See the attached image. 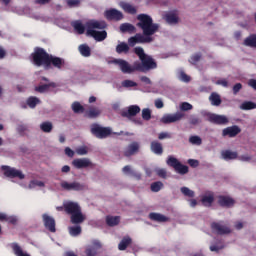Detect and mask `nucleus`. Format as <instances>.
<instances>
[{
	"mask_svg": "<svg viewBox=\"0 0 256 256\" xmlns=\"http://www.w3.org/2000/svg\"><path fill=\"white\" fill-rule=\"evenodd\" d=\"M87 31H95V29H107V22L103 20H90L86 23Z\"/></svg>",
	"mask_w": 256,
	"mask_h": 256,
	"instance_id": "nucleus-12",
	"label": "nucleus"
},
{
	"mask_svg": "<svg viewBox=\"0 0 256 256\" xmlns=\"http://www.w3.org/2000/svg\"><path fill=\"white\" fill-rule=\"evenodd\" d=\"M128 43L129 45H131V47H135V45H137V38L136 36H132L128 39Z\"/></svg>",
	"mask_w": 256,
	"mask_h": 256,
	"instance_id": "nucleus-61",
	"label": "nucleus"
},
{
	"mask_svg": "<svg viewBox=\"0 0 256 256\" xmlns=\"http://www.w3.org/2000/svg\"><path fill=\"white\" fill-rule=\"evenodd\" d=\"M82 57H91V48L87 44H82L78 47Z\"/></svg>",
	"mask_w": 256,
	"mask_h": 256,
	"instance_id": "nucleus-34",
	"label": "nucleus"
},
{
	"mask_svg": "<svg viewBox=\"0 0 256 256\" xmlns=\"http://www.w3.org/2000/svg\"><path fill=\"white\" fill-rule=\"evenodd\" d=\"M104 17L107 21H121L123 20V12L112 8L104 12Z\"/></svg>",
	"mask_w": 256,
	"mask_h": 256,
	"instance_id": "nucleus-11",
	"label": "nucleus"
},
{
	"mask_svg": "<svg viewBox=\"0 0 256 256\" xmlns=\"http://www.w3.org/2000/svg\"><path fill=\"white\" fill-rule=\"evenodd\" d=\"M69 233L72 237H77V235H81V226L69 227Z\"/></svg>",
	"mask_w": 256,
	"mask_h": 256,
	"instance_id": "nucleus-45",
	"label": "nucleus"
},
{
	"mask_svg": "<svg viewBox=\"0 0 256 256\" xmlns=\"http://www.w3.org/2000/svg\"><path fill=\"white\" fill-rule=\"evenodd\" d=\"M158 139L163 140V139H171V134L169 132H161L158 135Z\"/></svg>",
	"mask_w": 256,
	"mask_h": 256,
	"instance_id": "nucleus-59",
	"label": "nucleus"
},
{
	"mask_svg": "<svg viewBox=\"0 0 256 256\" xmlns=\"http://www.w3.org/2000/svg\"><path fill=\"white\" fill-rule=\"evenodd\" d=\"M222 159L225 161H231L232 159H237V152H233L230 150H224L221 152Z\"/></svg>",
	"mask_w": 256,
	"mask_h": 256,
	"instance_id": "nucleus-31",
	"label": "nucleus"
},
{
	"mask_svg": "<svg viewBox=\"0 0 256 256\" xmlns=\"http://www.w3.org/2000/svg\"><path fill=\"white\" fill-rule=\"evenodd\" d=\"M245 47H251V49H256V34H250L243 41Z\"/></svg>",
	"mask_w": 256,
	"mask_h": 256,
	"instance_id": "nucleus-25",
	"label": "nucleus"
},
{
	"mask_svg": "<svg viewBox=\"0 0 256 256\" xmlns=\"http://www.w3.org/2000/svg\"><path fill=\"white\" fill-rule=\"evenodd\" d=\"M203 59V54L201 52H196L192 54L189 58V63L191 65H195L196 63H199Z\"/></svg>",
	"mask_w": 256,
	"mask_h": 256,
	"instance_id": "nucleus-37",
	"label": "nucleus"
},
{
	"mask_svg": "<svg viewBox=\"0 0 256 256\" xmlns=\"http://www.w3.org/2000/svg\"><path fill=\"white\" fill-rule=\"evenodd\" d=\"M38 103H40V101H39V98H37V97H30L27 100V105L31 109H35V107H37Z\"/></svg>",
	"mask_w": 256,
	"mask_h": 256,
	"instance_id": "nucleus-46",
	"label": "nucleus"
},
{
	"mask_svg": "<svg viewBox=\"0 0 256 256\" xmlns=\"http://www.w3.org/2000/svg\"><path fill=\"white\" fill-rule=\"evenodd\" d=\"M209 101L211 105L214 107H219L221 105V95L217 94L216 92H212L211 95L209 96Z\"/></svg>",
	"mask_w": 256,
	"mask_h": 256,
	"instance_id": "nucleus-29",
	"label": "nucleus"
},
{
	"mask_svg": "<svg viewBox=\"0 0 256 256\" xmlns=\"http://www.w3.org/2000/svg\"><path fill=\"white\" fill-rule=\"evenodd\" d=\"M162 187H163V183L154 182L151 184V191H153L154 193H157V192L161 191Z\"/></svg>",
	"mask_w": 256,
	"mask_h": 256,
	"instance_id": "nucleus-53",
	"label": "nucleus"
},
{
	"mask_svg": "<svg viewBox=\"0 0 256 256\" xmlns=\"http://www.w3.org/2000/svg\"><path fill=\"white\" fill-rule=\"evenodd\" d=\"M218 203L221 207H233V205H235V200L231 197L219 196Z\"/></svg>",
	"mask_w": 256,
	"mask_h": 256,
	"instance_id": "nucleus-23",
	"label": "nucleus"
},
{
	"mask_svg": "<svg viewBox=\"0 0 256 256\" xmlns=\"http://www.w3.org/2000/svg\"><path fill=\"white\" fill-rule=\"evenodd\" d=\"M49 87H57V84L55 83L43 84L36 87V91H38V93H45V91H49Z\"/></svg>",
	"mask_w": 256,
	"mask_h": 256,
	"instance_id": "nucleus-41",
	"label": "nucleus"
},
{
	"mask_svg": "<svg viewBox=\"0 0 256 256\" xmlns=\"http://www.w3.org/2000/svg\"><path fill=\"white\" fill-rule=\"evenodd\" d=\"M193 109V105L188 102H182L180 104V111H191Z\"/></svg>",
	"mask_w": 256,
	"mask_h": 256,
	"instance_id": "nucleus-55",
	"label": "nucleus"
},
{
	"mask_svg": "<svg viewBox=\"0 0 256 256\" xmlns=\"http://www.w3.org/2000/svg\"><path fill=\"white\" fill-rule=\"evenodd\" d=\"M77 155H87L89 153V149L85 146L79 147L76 149Z\"/></svg>",
	"mask_w": 256,
	"mask_h": 256,
	"instance_id": "nucleus-57",
	"label": "nucleus"
},
{
	"mask_svg": "<svg viewBox=\"0 0 256 256\" xmlns=\"http://www.w3.org/2000/svg\"><path fill=\"white\" fill-rule=\"evenodd\" d=\"M10 247H11L14 255H16V256H31V255H29V253L23 251V248H21V246H19V244H17V243H12L10 245Z\"/></svg>",
	"mask_w": 256,
	"mask_h": 256,
	"instance_id": "nucleus-26",
	"label": "nucleus"
},
{
	"mask_svg": "<svg viewBox=\"0 0 256 256\" xmlns=\"http://www.w3.org/2000/svg\"><path fill=\"white\" fill-rule=\"evenodd\" d=\"M149 217L152 221H157L158 223H165V221L169 220L165 215L159 213H150Z\"/></svg>",
	"mask_w": 256,
	"mask_h": 256,
	"instance_id": "nucleus-32",
	"label": "nucleus"
},
{
	"mask_svg": "<svg viewBox=\"0 0 256 256\" xmlns=\"http://www.w3.org/2000/svg\"><path fill=\"white\" fill-rule=\"evenodd\" d=\"M165 20L169 25H177V23H179V16H177L175 12H170L165 15Z\"/></svg>",
	"mask_w": 256,
	"mask_h": 256,
	"instance_id": "nucleus-27",
	"label": "nucleus"
},
{
	"mask_svg": "<svg viewBox=\"0 0 256 256\" xmlns=\"http://www.w3.org/2000/svg\"><path fill=\"white\" fill-rule=\"evenodd\" d=\"M121 218L119 216H108L106 217V223L110 227H115V225H119Z\"/></svg>",
	"mask_w": 256,
	"mask_h": 256,
	"instance_id": "nucleus-35",
	"label": "nucleus"
},
{
	"mask_svg": "<svg viewBox=\"0 0 256 256\" xmlns=\"http://www.w3.org/2000/svg\"><path fill=\"white\" fill-rule=\"evenodd\" d=\"M150 149L152 153H155V155H163V144H161L159 141H152L150 144Z\"/></svg>",
	"mask_w": 256,
	"mask_h": 256,
	"instance_id": "nucleus-24",
	"label": "nucleus"
},
{
	"mask_svg": "<svg viewBox=\"0 0 256 256\" xmlns=\"http://www.w3.org/2000/svg\"><path fill=\"white\" fill-rule=\"evenodd\" d=\"M142 119H144V121H149L151 119V110L149 108L142 110Z\"/></svg>",
	"mask_w": 256,
	"mask_h": 256,
	"instance_id": "nucleus-54",
	"label": "nucleus"
},
{
	"mask_svg": "<svg viewBox=\"0 0 256 256\" xmlns=\"http://www.w3.org/2000/svg\"><path fill=\"white\" fill-rule=\"evenodd\" d=\"M166 163L169 165V167H173L176 173H179L180 175L189 173V167L181 164V162H179V160L173 156H169Z\"/></svg>",
	"mask_w": 256,
	"mask_h": 256,
	"instance_id": "nucleus-6",
	"label": "nucleus"
},
{
	"mask_svg": "<svg viewBox=\"0 0 256 256\" xmlns=\"http://www.w3.org/2000/svg\"><path fill=\"white\" fill-rule=\"evenodd\" d=\"M178 79H180V81H183L184 83H189V81H191V77H189V75H187L183 71H180L178 73Z\"/></svg>",
	"mask_w": 256,
	"mask_h": 256,
	"instance_id": "nucleus-50",
	"label": "nucleus"
},
{
	"mask_svg": "<svg viewBox=\"0 0 256 256\" xmlns=\"http://www.w3.org/2000/svg\"><path fill=\"white\" fill-rule=\"evenodd\" d=\"M157 65H121L120 70L122 73L131 75V73H148L151 69H156Z\"/></svg>",
	"mask_w": 256,
	"mask_h": 256,
	"instance_id": "nucleus-4",
	"label": "nucleus"
},
{
	"mask_svg": "<svg viewBox=\"0 0 256 256\" xmlns=\"http://www.w3.org/2000/svg\"><path fill=\"white\" fill-rule=\"evenodd\" d=\"M31 57L33 63L36 65H65L63 58L53 56L41 47H35Z\"/></svg>",
	"mask_w": 256,
	"mask_h": 256,
	"instance_id": "nucleus-2",
	"label": "nucleus"
},
{
	"mask_svg": "<svg viewBox=\"0 0 256 256\" xmlns=\"http://www.w3.org/2000/svg\"><path fill=\"white\" fill-rule=\"evenodd\" d=\"M64 210L68 215H71V223L74 225H79L85 221V215L81 212V206L76 202H65Z\"/></svg>",
	"mask_w": 256,
	"mask_h": 256,
	"instance_id": "nucleus-3",
	"label": "nucleus"
},
{
	"mask_svg": "<svg viewBox=\"0 0 256 256\" xmlns=\"http://www.w3.org/2000/svg\"><path fill=\"white\" fill-rule=\"evenodd\" d=\"M185 117V113L183 112H176L174 114H165L161 121L164 125H169V123H177V121H181Z\"/></svg>",
	"mask_w": 256,
	"mask_h": 256,
	"instance_id": "nucleus-10",
	"label": "nucleus"
},
{
	"mask_svg": "<svg viewBox=\"0 0 256 256\" xmlns=\"http://www.w3.org/2000/svg\"><path fill=\"white\" fill-rule=\"evenodd\" d=\"M189 142L192 144V145H201L203 143V140L201 139V137L199 136H191L189 138Z\"/></svg>",
	"mask_w": 256,
	"mask_h": 256,
	"instance_id": "nucleus-52",
	"label": "nucleus"
},
{
	"mask_svg": "<svg viewBox=\"0 0 256 256\" xmlns=\"http://www.w3.org/2000/svg\"><path fill=\"white\" fill-rule=\"evenodd\" d=\"M6 221L8 223H12V225H15V223H17V217H15V216H7L6 217Z\"/></svg>",
	"mask_w": 256,
	"mask_h": 256,
	"instance_id": "nucleus-62",
	"label": "nucleus"
},
{
	"mask_svg": "<svg viewBox=\"0 0 256 256\" xmlns=\"http://www.w3.org/2000/svg\"><path fill=\"white\" fill-rule=\"evenodd\" d=\"M120 7L125 13L129 15H137V8L127 2H120Z\"/></svg>",
	"mask_w": 256,
	"mask_h": 256,
	"instance_id": "nucleus-22",
	"label": "nucleus"
},
{
	"mask_svg": "<svg viewBox=\"0 0 256 256\" xmlns=\"http://www.w3.org/2000/svg\"><path fill=\"white\" fill-rule=\"evenodd\" d=\"M121 33H135V27L131 23H122L120 25Z\"/></svg>",
	"mask_w": 256,
	"mask_h": 256,
	"instance_id": "nucleus-33",
	"label": "nucleus"
},
{
	"mask_svg": "<svg viewBox=\"0 0 256 256\" xmlns=\"http://www.w3.org/2000/svg\"><path fill=\"white\" fill-rule=\"evenodd\" d=\"M71 26L75 31L78 33V35H83L85 33V25L81 22V20H76L71 23Z\"/></svg>",
	"mask_w": 256,
	"mask_h": 256,
	"instance_id": "nucleus-28",
	"label": "nucleus"
},
{
	"mask_svg": "<svg viewBox=\"0 0 256 256\" xmlns=\"http://www.w3.org/2000/svg\"><path fill=\"white\" fill-rule=\"evenodd\" d=\"M139 152V142H133L124 151L125 157H131V155H135V153Z\"/></svg>",
	"mask_w": 256,
	"mask_h": 256,
	"instance_id": "nucleus-20",
	"label": "nucleus"
},
{
	"mask_svg": "<svg viewBox=\"0 0 256 256\" xmlns=\"http://www.w3.org/2000/svg\"><path fill=\"white\" fill-rule=\"evenodd\" d=\"M66 5L73 9L75 7H79L81 5V0H66Z\"/></svg>",
	"mask_w": 256,
	"mask_h": 256,
	"instance_id": "nucleus-49",
	"label": "nucleus"
},
{
	"mask_svg": "<svg viewBox=\"0 0 256 256\" xmlns=\"http://www.w3.org/2000/svg\"><path fill=\"white\" fill-rule=\"evenodd\" d=\"M141 113V108L138 105H131L126 110H123L122 117H127V119H133L137 114Z\"/></svg>",
	"mask_w": 256,
	"mask_h": 256,
	"instance_id": "nucleus-14",
	"label": "nucleus"
},
{
	"mask_svg": "<svg viewBox=\"0 0 256 256\" xmlns=\"http://www.w3.org/2000/svg\"><path fill=\"white\" fill-rule=\"evenodd\" d=\"M71 107L74 113H85V108L79 102H74Z\"/></svg>",
	"mask_w": 256,
	"mask_h": 256,
	"instance_id": "nucleus-42",
	"label": "nucleus"
},
{
	"mask_svg": "<svg viewBox=\"0 0 256 256\" xmlns=\"http://www.w3.org/2000/svg\"><path fill=\"white\" fill-rule=\"evenodd\" d=\"M208 119L210 123L216 125H227L229 123V119L224 115L210 114Z\"/></svg>",
	"mask_w": 256,
	"mask_h": 256,
	"instance_id": "nucleus-17",
	"label": "nucleus"
},
{
	"mask_svg": "<svg viewBox=\"0 0 256 256\" xmlns=\"http://www.w3.org/2000/svg\"><path fill=\"white\" fill-rule=\"evenodd\" d=\"M189 124L194 126L201 125V118L195 115H190Z\"/></svg>",
	"mask_w": 256,
	"mask_h": 256,
	"instance_id": "nucleus-48",
	"label": "nucleus"
},
{
	"mask_svg": "<svg viewBox=\"0 0 256 256\" xmlns=\"http://www.w3.org/2000/svg\"><path fill=\"white\" fill-rule=\"evenodd\" d=\"M116 53L121 55V53H129V45L125 42H122L116 46Z\"/></svg>",
	"mask_w": 256,
	"mask_h": 256,
	"instance_id": "nucleus-38",
	"label": "nucleus"
},
{
	"mask_svg": "<svg viewBox=\"0 0 256 256\" xmlns=\"http://www.w3.org/2000/svg\"><path fill=\"white\" fill-rule=\"evenodd\" d=\"M42 219H43L44 227L48 231H50V233H55L57 231V229L55 228V218L47 214H43Z\"/></svg>",
	"mask_w": 256,
	"mask_h": 256,
	"instance_id": "nucleus-15",
	"label": "nucleus"
},
{
	"mask_svg": "<svg viewBox=\"0 0 256 256\" xmlns=\"http://www.w3.org/2000/svg\"><path fill=\"white\" fill-rule=\"evenodd\" d=\"M211 227L212 231H214V233H217V235H227V233H231V228L223 226L220 223H212Z\"/></svg>",
	"mask_w": 256,
	"mask_h": 256,
	"instance_id": "nucleus-18",
	"label": "nucleus"
},
{
	"mask_svg": "<svg viewBox=\"0 0 256 256\" xmlns=\"http://www.w3.org/2000/svg\"><path fill=\"white\" fill-rule=\"evenodd\" d=\"M188 164L190 165V167H199V161L194 159H189Z\"/></svg>",
	"mask_w": 256,
	"mask_h": 256,
	"instance_id": "nucleus-64",
	"label": "nucleus"
},
{
	"mask_svg": "<svg viewBox=\"0 0 256 256\" xmlns=\"http://www.w3.org/2000/svg\"><path fill=\"white\" fill-rule=\"evenodd\" d=\"M241 133L239 126L227 127L222 131L223 137H237Z\"/></svg>",
	"mask_w": 256,
	"mask_h": 256,
	"instance_id": "nucleus-19",
	"label": "nucleus"
},
{
	"mask_svg": "<svg viewBox=\"0 0 256 256\" xmlns=\"http://www.w3.org/2000/svg\"><path fill=\"white\" fill-rule=\"evenodd\" d=\"M137 27L142 30V34H136L137 43H151L153 42L152 35L159 31V24L153 23V18L147 14H139L137 16Z\"/></svg>",
	"mask_w": 256,
	"mask_h": 256,
	"instance_id": "nucleus-1",
	"label": "nucleus"
},
{
	"mask_svg": "<svg viewBox=\"0 0 256 256\" xmlns=\"http://www.w3.org/2000/svg\"><path fill=\"white\" fill-rule=\"evenodd\" d=\"M155 171H156V174L158 175V177H161L162 179L167 178V170H165L163 168H157Z\"/></svg>",
	"mask_w": 256,
	"mask_h": 256,
	"instance_id": "nucleus-56",
	"label": "nucleus"
},
{
	"mask_svg": "<svg viewBox=\"0 0 256 256\" xmlns=\"http://www.w3.org/2000/svg\"><path fill=\"white\" fill-rule=\"evenodd\" d=\"M240 109L242 111H251V109H256V104L255 102L245 101L240 105Z\"/></svg>",
	"mask_w": 256,
	"mask_h": 256,
	"instance_id": "nucleus-39",
	"label": "nucleus"
},
{
	"mask_svg": "<svg viewBox=\"0 0 256 256\" xmlns=\"http://www.w3.org/2000/svg\"><path fill=\"white\" fill-rule=\"evenodd\" d=\"M101 243L99 241L94 242V246L88 247L86 249V255L87 256H96L97 255V249H100Z\"/></svg>",
	"mask_w": 256,
	"mask_h": 256,
	"instance_id": "nucleus-30",
	"label": "nucleus"
},
{
	"mask_svg": "<svg viewBox=\"0 0 256 256\" xmlns=\"http://www.w3.org/2000/svg\"><path fill=\"white\" fill-rule=\"evenodd\" d=\"M134 53L135 55H137V57H139L142 65H157V62H155V59L147 55L145 53V50H143L142 47L134 48Z\"/></svg>",
	"mask_w": 256,
	"mask_h": 256,
	"instance_id": "nucleus-7",
	"label": "nucleus"
},
{
	"mask_svg": "<svg viewBox=\"0 0 256 256\" xmlns=\"http://www.w3.org/2000/svg\"><path fill=\"white\" fill-rule=\"evenodd\" d=\"M202 204L204 207H211L213 201H215V196L213 192H206L201 198Z\"/></svg>",
	"mask_w": 256,
	"mask_h": 256,
	"instance_id": "nucleus-21",
	"label": "nucleus"
},
{
	"mask_svg": "<svg viewBox=\"0 0 256 256\" xmlns=\"http://www.w3.org/2000/svg\"><path fill=\"white\" fill-rule=\"evenodd\" d=\"M87 35H90V37H93V39L98 42L105 41L107 39V31L105 30H87Z\"/></svg>",
	"mask_w": 256,
	"mask_h": 256,
	"instance_id": "nucleus-16",
	"label": "nucleus"
},
{
	"mask_svg": "<svg viewBox=\"0 0 256 256\" xmlns=\"http://www.w3.org/2000/svg\"><path fill=\"white\" fill-rule=\"evenodd\" d=\"M121 87L124 89H131L133 87H137V82L133 80H124L122 81L121 86L118 87V91H121Z\"/></svg>",
	"mask_w": 256,
	"mask_h": 256,
	"instance_id": "nucleus-36",
	"label": "nucleus"
},
{
	"mask_svg": "<svg viewBox=\"0 0 256 256\" xmlns=\"http://www.w3.org/2000/svg\"><path fill=\"white\" fill-rule=\"evenodd\" d=\"M72 165L76 169H87L93 167V162L89 158H77L72 161Z\"/></svg>",
	"mask_w": 256,
	"mask_h": 256,
	"instance_id": "nucleus-13",
	"label": "nucleus"
},
{
	"mask_svg": "<svg viewBox=\"0 0 256 256\" xmlns=\"http://www.w3.org/2000/svg\"><path fill=\"white\" fill-rule=\"evenodd\" d=\"M216 85H221L222 87H227L229 85V82H227V80L225 79H221L216 81Z\"/></svg>",
	"mask_w": 256,
	"mask_h": 256,
	"instance_id": "nucleus-63",
	"label": "nucleus"
},
{
	"mask_svg": "<svg viewBox=\"0 0 256 256\" xmlns=\"http://www.w3.org/2000/svg\"><path fill=\"white\" fill-rule=\"evenodd\" d=\"M129 245H131V239L129 237H124L119 243L118 249L119 251H125Z\"/></svg>",
	"mask_w": 256,
	"mask_h": 256,
	"instance_id": "nucleus-40",
	"label": "nucleus"
},
{
	"mask_svg": "<svg viewBox=\"0 0 256 256\" xmlns=\"http://www.w3.org/2000/svg\"><path fill=\"white\" fill-rule=\"evenodd\" d=\"M181 193H183L185 197H195V192L188 187H182Z\"/></svg>",
	"mask_w": 256,
	"mask_h": 256,
	"instance_id": "nucleus-51",
	"label": "nucleus"
},
{
	"mask_svg": "<svg viewBox=\"0 0 256 256\" xmlns=\"http://www.w3.org/2000/svg\"><path fill=\"white\" fill-rule=\"evenodd\" d=\"M60 186L64 191H85V189H87L85 184H81L79 182L62 181Z\"/></svg>",
	"mask_w": 256,
	"mask_h": 256,
	"instance_id": "nucleus-9",
	"label": "nucleus"
},
{
	"mask_svg": "<svg viewBox=\"0 0 256 256\" xmlns=\"http://www.w3.org/2000/svg\"><path fill=\"white\" fill-rule=\"evenodd\" d=\"M29 189H35V187H45V183L39 180H32L29 183Z\"/></svg>",
	"mask_w": 256,
	"mask_h": 256,
	"instance_id": "nucleus-47",
	"label": "nucleus"
},
{
	"mask_svg": "<svg viewBox=\"0 0 256 256\" xmlns=\"http://www.w3.org/2000/svg\"><path fill=\"white\" fill-rule=\"evenodd\" d=\"M40 129L44 133H51L53 131V124L51 122H44L40 125Z\"/></svg>",
	"mask_w": 256,
	"mask_h": 256,
	"instance_id": "nucleus-43",
	"label": "nucleus"
},
{
	"mask_svg": "<svg viewBox=\"0 0 256 256\" xmlns=\"http://www.w3.org/2000/svg\"><path fill=\"white\" fill-rule=\"evenodd\" d=\"M242 88H243V85H241V83H237L236 85H234V87H233L234 95H237L238 92L241 91Z\"/></svg>",
	"mask_w": 256,
	"mask_h": 256,
	"instance_id": "nucleus-60",
	"label": "nucleus"
},
{
	"mask_svg": "<svg viewBox=\"0 0 256 256\" xmlns=\"http://www.w3.org/2000/svg\"><path fill=\"white\" fill-rule=\"evenodd\" d=\"M1 169L4 171V175L10 179H25V174L21 170L9 166H2Z\"/></svg>",
	"mask_w": 256,
	"mask_h": 256,
	"instance_id": "nucleus-8",
	"label": "nucleus"
},
{
	"mask_svg": "<svg viewBox=\"0 0 256 256\" xmlns=\"http://www.w3.org/2000/svg\"><path fill=\"white\" fill-rule=\"evenodd\" d=\"M154 105L156 109H163L165 107V104L163 103V100L161 98H158L154 101Z\"/></svg>",
	"mask_w": 256,
	"mask_h": 256,
	"instance_id": "nucleus-58",
	"label": "nucleus"
},
{
	"mask_svg": "<svg viewBox=\"0 0 256 256\" xmlns=\"http://www.w3.org/2000/svg\"><path fill=\"white\" fill-rule=\"evenodd\" d=\"M101 115V111L97 108H90L87 112V117L90 119H94L95 117H99Z\"/></svg>",
	"mask_w": 256,
	"mask_h": 256,
	"instance_id": "nucleus-44",
	"label": "nucleus"
},
{
	"mask_svg": "<svg viewBox=\"0 0 256 256\" xmlns=\"http://www.w3.org/2000/svg\"><path fill=\"white\" fill-rule=\"evenodd\" d=\"M90 131L97 139H107L113 133L110 127H102L99 124H92Z\"/></svg>",
	"mask_w": 256,
	"mask_h": 256,
	"instance_id": "nucleus-5",
	"label": "nucleus"
}]
</instances>
